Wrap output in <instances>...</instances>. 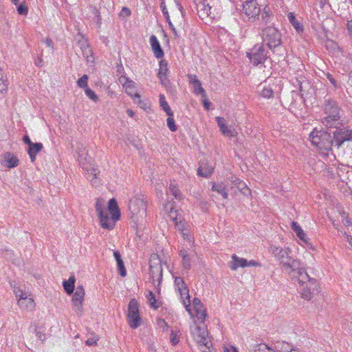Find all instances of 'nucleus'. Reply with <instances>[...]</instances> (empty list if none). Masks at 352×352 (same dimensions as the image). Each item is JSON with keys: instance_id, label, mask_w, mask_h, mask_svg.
Listing matches in <instances>:
<instances>
[{"instance_id": "f257e3e1", "label": "nucleus", "mask_w": 352, "mask_h": 352, "mask_svg": "<svg viewBox=\"0 0 352 352\" xmlns=\"http://www.w3.org/2000/svg\"><path fill=\"white\" fill-rule=\"evenodd\" d=\"M269 251L279 262L282 269L287 272L290 277L297 271L302 270L304 264L291 256L292 250L289 248H282L272 245L269 248Z\"/></svg>"}, {"instance_id": "f03ea898", "label": "nucleus", "mask_w": 352, "mask_h": 352, "mask_svg": "<svg viewBox=\"0 0 352 352\" xmlns=\"http://www.w3.org/2000/svg\"><path fill=\"white\" fill-rule=\"evenodd\" d=\"M291 278L298 281L301 297L306 300H311L318 292V283L315 278H311L307 274L305 265L302 270L297 271Z\"/></svg>"}, {"instance_id": "7ed1b4c3", "label": "nucleus", "mask_w": 352, "mask_h": 352, "mask_svg": "<svg viewBox=\"0 0 352 352\" xmlns=\"http://www.w3.org/2000/svg\"><path fill=\"white\" fill-rule=\"evenodd\" d=\"M323 110L325 116L321 119V123L326 129L336 126V124L342 122L340 121L341 108L336 100L331 98L326 100Z\"/></svg>"}, {"instance_id": "20e7f679", "label": "nucleus", "mask_w": 352, "mask_h": 352, "mask_svg": "<svg viewBox=\"0 0 352 352\" xmlns=\"http://www.w3.org/2000/svg\"><path fill=\"white\" fill-rule=\"evenodd\" d=\"M241 8H237L239 19L243 23L251 25L260 20L261 6L256 0L242 1Z\"/></svg>"}, {"instance_id": "39448f33", "label": "nucleus", "mask_w": 352, "mask_h": 352, "mask_svg": "<svg viewBox=\"0 0 352 352\" xmlns=\"http://www.w3.org/2000/svg\"><path fill=\"white\" fill-rule=\"evenodd\" d=\"M108 211L100 212L98 218L102 228L112 230L116 221L120 218V211L116 199L112 198L108 202Z\"/></svg>"}, {"instance_id": "423d86ee", "label": "nucleus", "mask_w": 352, "mask_h": 352, "mask_svg": "<svg viewBox=\"0 0 352 352\" xmlns=\"http://www.w3.org/2000/svg\"><path fill=\"white\" fill-rule=\"evenodd\" d=\"M309 138L311 144L321 150L330 151L332 146H334L333 141V133H329L326 131H318L316 129L310 133Z\"/></svg>"}, {"instance_id": "0eeeda50", "label": "nucleus", "mask_w": 352, "mask_h": 352, "mask_svg": "<svg viewBox=\"0 0 352 352\" xmlns=\"http://www.w3.org/2000/svg\"><path fill=\"white\" fill-rule=\"evenodd\" d=\"M263 42L275 53L282 47L281 34L274 27L267 26L263 30Z\"/></svg>"}, {"instance_id": "6e6552de", "label": "nucleus", "mask_w": 352, "mask_h": 352, "mask_svg": "<svg viewBox=\"0 0 352 352\" xmlns=\"http://www.w3.org/2000/svg\"><path fill=\"white\" fill-rule=\"evenodd\" d=\"M77 160L80 166L88 173L93 176V179H96L100 171L98 168L91 163V158L88 156L87 151L82 144L77 147Z\"/></svg>"}, {"instance_id": "1a4fd4ad", "label": "nucleus", "mask_w": 352, "mask_h": 352, "mask_svg": "<svg viewBox=\"0 0 352 352\" xmlns=\"http://www.w3.org/2000/svg\"><path fill=\"white\" fill-rule=\"evenodd\" d=\"M333 128V141L334 146L340 148L346 142H352V129L349 126H344L342 122L336 124Z\"/></svg>"}, {"instance_id": "9d476101", "label": "nucleus", "mask_w": 352, "mask_h": 352, "mask_svg": "<svg viewBox=\"0 0 352 352\" xmlns=\"http://www.w3.org/2000/svg\"><path fill=\"white\" fill-rule=\"evenodd\" d=\"M267 50L265 49L263 43H257L246 53L247 57L250 63L254 66L263 65L266 60L269 58Z\"/></svg>"}, {"instance_id": "9b49d317", "label": "nucleus", "mask_w": 352, "mask_h": 352, "mask_svg": "<svg viewBox=\"0 0 352 352\" xmlns=\"http://www.w3.org/2000/svg\"><path fill=\"white\" fill-rule=\"evenodd\" d=\"M127 320L131 329H137L141 325L142 318L140 315L139 304L133 298L128 306Z\"/></svg>"}, {"instance_id": "f8f14e48", "label": "nucleus", "mask_w": 352, "mask_h": 352, "mask_svg": "<svg viewBox=\"0 0 352 352\" xmlns=\"http://www.w3.org/2000/svg\"><path fill=\"white\" fill-rule=\"evenodd\" d=\"M129 210L132 219L135 217L144 218L146 215V202L142 198L133 199L129 203Z\"/></svg>"}, {"instance_id": "ddd939ff", "label": "nucleus", "mask_w": 352, "mask_h": 352, "mask_svg": "<svg viewBox=\"0 0 352 352\" xmlns=\"http://www.w3.org/2000/svg\"><path fill=\"white\" fill-rule=\"evenodd\" d=\"M149 270L151 278H153L154 282L155 278H157L159 286L162 280L163 270L162 261L158 254H154L151 256Z\"/></svg>"}, {"instance_id": "4468645a", "label": "nucleus", "mask_w": 352, "mask_h": 352, "mask_svg": "<svg viewBox=\"0 0 352 352\" xmlns=\"http://www.w3.org/2000/svg\"><path fill=\"white\" fill-rule=\"evenodd\" d=\"M195 3V9L201 20L209 17L214 18V15L211 12V7L206 2V0H193Z\"/></svg>"}, {"instance_id": "2eb2a0df", "label": "nucleus", "mask_w": 352, "mask_h": 352, "mask_svg": "<svg viewBox=\"0 0 352 352\" xmlns=\"http://www.w3.org/2000/svg\"><path fill=\"white\" fill-rule=\"evenodd\" d=\"M72 303L75 311L82 312V302L85 296V290L82 285L78 286L76 292L73 293Z\"/></svg>"}, {"instance_id": "dca6fc26", "label": "nucleus", "mask_w": 352, "mask_h": 352, "mask_svg": "<svg viewBox=\"0 0 352 352\" xmlns=\"http://www.w3.org/2000/svg\"><path fill=\"white\" fill-rule=\"evenodd\" d=\"M175 284L180 292L181 296L182 297L184 295H186V300L183 301L184 305L186 306V309L190 306V296L188 294V289L187 287L186 284L184 281L183 278L179 276L175 277Z\"/></svg>"}, {"instance_id": "f3484780", "label": "nucleus", "mask_w": 352, "mask_h": 352, "mask_svg": "<svg viewBox=\"0 0 352 352\" xmlns=\"http://www.w3.org/2000/svg\"><path fill=\"white\" fill-rule=\"evenodd\" d=\"M150 44L155 56L158 59L162 58L164 56V50L155 35L150 37Z\"/></svg>"}, {"instance_id": "a211bd4d", "label": "nucleus", "mask_w": 352, "mask_h": 352, "mask_svg": "<svg viewBox=\"0 0 352 352\" xmlns=\"http://www.w3.org/2000/svg\"><path fill=\"white\" fill-rule=\"evenodd\" d=\"M216 121L220 128L221 132L224 135L232 138L236 135V132L234 129L232 130L227 126V125L225 124V120L223 118L216 117Z\"/></svg>"}, {"instance_id": "6ab92c4d", "label": "nucleus", "mask_w": 352, "mask_h": 352, "mask_svg": "<svg viewBox=\"0 0 352 352\" xmlns=\"http://www.w3.org/2000/svg\"><path fill=\"white\" fill-rule=\"evenodd\" d=\"M43 148V144L41 142H36L31 144L28 148V153L30 156L32 162L36 160V155Z\"/></svg>"}, {"instance_id": "aec40b11", "label": "nucleus", "mask_w": 352, "mask_h": 352, "mask_svg": "<svg viewBox=\"0 0 352 352\" xmlns=\"http://www.w3.org/2000/svg\"><path fill=\"white\" fill-rule=\"evenodd\" d=\"M160 8H161L162 12L166 19V21L168 23V26H169L170 29L171 30L173 34H174L175 37V38L178 37L177 32L170 19V16H169L168 10L166 7V5H165V0H161Z\"/></svg>"}, {"instance_id": "412c9836", "label": "nucleus", "mask_w": 352, "mask_h": 352, "mask_svg": "<svg viewBox=\"0 0 352 352\" xmlns=\"http://www.w3.org/2000/svg\"><path fill=\"white\" fill-rule=\"evenodd\" d=\"M4 161L7 164V166L9 168L16 167L19 165V160L16 155L10 152H6L3 155Z\"/></svg>"}, {"instance_id": "4be33fe9", "label": "nucleus", "mask_w": 352, "mask_h": 352, "mask_svg": "<svg viewBox=\"0 0 352 352\" xmlns=\"http://www.w3.org/2000/svg\"><path fill=\"white\" fill-rule=\"evenodd\" d=\"M211 190L221 195L223 199H227L228 197V189L223 182L213 183Z\"/></svg>"}, {"instance_id": "5701e85b", "label": "nucleus", "mask_w": 352, "mask_h": 352, "mask_svg": "<svg viewBox=\"0 0 352 352\" xmlns=\"http://www.w3.org/2000/svg\"><path fill=\"white\" fill-rule=\"evenodd\" d=\"M233 263L230 265L231 270H236L238 267H248V260L243 258H240L236 254L232 256Z\"/></svg>"}, {"instance_id": "b1692460", "label": "nucleus", "mask_w": 352, "mask_h": 352, "mask_svg": "<svg viewBox=\"0 0 352 352\" xmlns=\"http://www.w3.org/2000/svg\"><path fill=\"white\" fill-rule=\"evenodd\" d=\"M75 282L76 278L74 275L71 276L68 280H65L63 282V287L67 294L71 295L74 293Z\"/></svg>"}, {"instance_id": "393cba45", "label": "nucleus", "mask_w": 352, "mask_h": 352, "mask_svg": "<svg viewBox=\"0 0 352 352\" xmlns=\"http://www.w3.org/2000/svg\"><path fill=\"white\" fill-rule=\"evenodd\" d=\"M168 72L167 62L164 60H162L160 62V69L158 72V78L160 79L162 84L166 85L165 80L166 79V75Z\"/></svg>"}, {"instance_id": "a878e982", "label": "nucleus", "mask_w": 352, "mask_h": 352, "mask_svg": "<svg viewBox=\"0 0 352 352\" xmlns=\"http://www.w3.org/2000/svg\"><path fill=\"white\" fill-rule=\"evenodd\" d=\"M288 19L290 23L293 25V27L298 33L302 32L303 31V25L296 18V16L294 15V13L289 12L288 14Z\"/></svg>"}, {"instance_id": "bb28decb", "label": "nucleus", "mask_w": 352, "mask_h": 352, "mask_svg": "<svg viewBox=\"0 0 352 352\" xmlns=\"http://www.w3.org/2000/svg\"><path fill=\"white\" fill-rule=\"evenodd\" d=\"M260 94L263 98H274V89L272 88V85H264L262 87V89L260 91Z\"/></svg>"}, {"instance_id": "cd10ccee", "label": "nucleus", "mask_w": 352, "mask_h": 352, "mask_svg": "<svg viewBox=\"0 0 352 352\" xmlns=\"http://www.w3.org/2000/svg\"><path fill=\"white\" fill-rule=\"evenodd\" d=\"M146 298L150 306L154 309H157L160 307L161 302L156 299L155 295L153 292L148 291Z\"/></svg>"}, {"instance_id": "c85d7f7f", "label": "nucleus", "mask_w": 352, "mask_h": 352, "mask_svg": "<svg viewBox=\"0 0 352 352\" xmlns=\"http://www.w3.org/2000/svg\"><path fill=\"white\" fill-rule=\"evenodd\" d=\"M293 346L288 342L278 341L276 343V348L280 352H292Z\"/></svg>"}, {"instance_id": "c756f323", "label": "nucleus", "mask_w": 352, "mask_h": 352, "mask_svg": "<svg viewBox=\"0 0 352 352\" xmlns=\"http://www.w3.org/2000/svg\"><path fill=\"white\" fill-rule=\"evenodd\" d=\"M160 104L162 109L166 112L168 116H173V112L168 105L166 98L163 94L160 95Z\"/></svg>"}, {"instance_id": "7c9ffc66", "label": "nucleus", "mask_w": 352, "mask_h": 352, "mask_svg": "<svg viewBox=\"0 0 352 352\" xmlns=\"http://www.w3.org/2000/svg\"><path fill=\"white\" fill-rule=\"evenodd\" d=\"M213 171L212 167L206 166V164H201L197 170V174L200 176L208 177Z\"/></svg>"}, {"instance_id": "2f4dec72", "label": "nucleus", "mask_w": 352, "mask_h": 352, "mask_svg": "<svg viewBox=\"0 0 352 352\" xmlns=\"http://www.w3.org/2000/svg\"><path fill=\"white\" fill-rule=\"evenodd\" d=\"M261 23L263 25H266L271 22V19L273 17V14L270 12L269 10H267L266 8H264L263 11L261 10Z\"/></svg>"}, {"instance_id": "473e14b6", "label": "nucleus", "mask_w": 352, "mask_h": 352, "mask_svg": "<svg viewBox=\"0 0 352 352\" xmlns=\"http://www.w3.org/2000/svg\"><path fill=\"white\" fill-rule=\"evenodd\" d=\"M197 344H199V349L203 352H208L210 350V347L211 345L210 341L208 340V337L204 338V339H199L196 340Z\"/></svg>"}, {"instance_id": "72a5a7b5", "label": "nucleus", "mask_w": 352, "mask_h": 352, "mask_svg": "<svg viewBox=\"0 0 352 352\" xmlns=\"http://www.w3.org/2000/svg\"><path fill=\"white\" fill-rule=\"evenodd\" d=\"M252 351V352H275L272 348L264 343L254 345Z\"/></svg>"}, {"instance_id": "f704fd0d", "label": "nucleus", "mask_w": 352, "mask_h": 352, "mask_svg": "<svg viewBox=\"0 0 352 352\" xmlns=\"http://www.w3.org/2000/svg\"><path fill=\"white\" fill-rule=\"evenodd\" d=\"M232 180L231 182H232V188L235 187L237 189H239L240 191H243V190L246 188V184L243 181H241V179H239V178H237L236 177H232Z\"/></svg>"}, {"instance_id": "c9c22d12", "label": "nucleus", "mask_w": 352, "mask_h": 352, "mask_svg": "<svg viewBox=\"0 0 352 352\" xmlns=\"http://www.w3.org/2000/svg\"><path fill=\"white\" fill-rule=\"evenodd\" d=\"M194 93L197 95H201L203 98L206 97V94L204 88L202 87L201 81H198L197 83L193 85Z\"/></svg>"}, {"instance_id": "e433bc0d", "label": "nucleus", "mask_w": 352, "mask_h": 352, "mask_svg": "<svg viewBox=\"0 0 352 352\" xmlns=\"http://www.w3.org/2000/svg\"><path fill=\"white\" fill-rule=\"evenodd\" d=\"M169 188L171 194L175 197V199L178 200L182 199V194L175 185L170 184Z\"/></svg>"}, {"instance_id": "4c0bfd02", "label": "nucleus", "mask_w": 352, "mask_h": 352, "mask_svg": "<svg viewBox=\"0 0 352 352\" xmlns=\"http://www.w3.org/2000/svg\"><path fill=\"white\" fill-rule=\"evenodd\" d=\"M291 228L292 230L296 234L298 237H299L300 235H304V230L296 221H292L291 223Z\"/></svg>"}, {"instance_id": "58836bf2", "label": "nucleus", "mask_w": 352, "mask_h": 352, "mask_svg": "<svg viewBox=\"0 0 352 352\" xmlns=\"http://www.w3.org/2000/svg\"><path fill=\"white\" fill-rule=\"evenodd\" d=\"M82 56L85 58H86L88 63H94V57L92 54V51L90 47H86L82 51Z\"/></svg>"}, {"instance_id": "ea45409f", "label": "nucleus", "mask_w": 352, "mask_h": 352, "mask_svg": "<svg viewBox=\"0 0 352 352\" xmlns=\"http://www.w3.org/2000/svg\"><path fill=\"white\" fill-rule=\"evenodd\" d=\"M167 118V126L170 131L172 132H175L177 130V126L175 124V120L173 118V116H168Z\"/></svg>"}, {"instance_id": "a19ab883", "label": "nucleus", "mask_w": 352, "mask_h": 352, "mask_svg": "<svg viewBox=\"0 0 352 352\" xmlns=\"http://www.w3.org/2000/svg\"><path fill=\"white\" fill-rule=\"evenodd\" d=\"M14 292H15L16 296L19 297L18 305L20 307H23V303H24L23 300H24V298H25L27 297L26 294L22 290H20V289L14 291Z\"/></svg>"}, {"instance_id": "79ce46f5", "label": "nucleus", "mask_w": 352, "mask_h": 352, "mask_svg": "<svg viewBox=\"0 0 352 352\" xmlns=\"http://www.w3.org/2000/svg\"><path fill=\"white\" fill-rule=\"evenodd\" d=\"M196 336H195V340H199V339H204V338H206L208 337V331H206L205 329H201V327H197L196 328Z\"/></svg>"}, {"instance_id": "37998d69", "label": "nucleus", "mask_w": 352, "mask_h": 352, "mask_svg": "<svg viewBox=\"0 0 352 352\" xmlns=\"http://www.w3.org/2000/svg\"><path fill=\"white\" fill-rule=\"evenodd\" d=\"M85 94L91 100L94 101L95 102H98L99 100V98L98 96L96 94V93L91 89L89 87H87V89H85Z\"/></svg>"}, {"instance_id": "c03bdc74", "label": "nucleus", "mask_w": 352, "mask_h": 352, "mask_svg": "<svg viewBox=\"0 0 352 352\" xmlns=\"http://www.w3.org/2000/svg\"><path fill=\"white\" fill-rule=\"evenodd\" d=\"M87 82H88V76L87 74H84L82 77H80L78 80L77 85L80 88L87 89V87H88Z\"/></svg>"}, {"instance_id": "a18cd8bd", "label": "nucleus", "mask_w": 352, "mask_h": 352, "mask_svg": "<svg viewBox=\"0 0 352 352\" xmlns=\"http://www.w3.org/2000/svg\"><path fill=\"white\" fill-rule=\"evenodd\" d=\"M182 265L184 270L188 271L191 268V258L190 256L184 257L182 261Z\"/></svg>"}, {"instance_id": "49530a36", "label": "nucleus", "mask_w": 352, "mask_h": 352, "mask_svg": "<svg viewBox=\"0 0 352 352\" xmlns=\"http://www.w3.org/2000/svg\"><path fill=\"white\" fill-rule=\"evenodd\" d=\"M117 266H118V270L120 275L122 277L126 276V270L125 269L123 261L122 260V261L117 262Z\"/></svg>"}, {"instance_id": "de8ad7c7", "label": "nucleus", "mask_w": 352, "mask_h": 352, "mask_svg": "<svg viewBox=\"0 0 352 352\" xmlns=\"http://www.w3.org/2000/svg\"><path fill=\"white\" fill-rule=\"evenodd\" d=\"M17 12L21 15H27L28 12V8L25 4V3H22L20 4H17Z\"/></svg>"}, {"instance_id": "09e8293b", "label": "nucleus", "mask_w": 352, "mask_h": 352, "mask_svg": "<svg viewBox=\"0 0 352 352\" xmlns=\"http://www.w3.org/2000/svg\"><path fill=\"white\" fill-rule=\"evenodd\" d=\"M23 307H21V308H27V309H32L34 307V302L32 298H30L26 297L24 298Z\"/></svg>"}, {"instance_id": "8fccbe9b", "label": "nucleus", "mask_w": 352, "mask_h": 352, "mask_svg": "<svg viewBox=\"0 0 352 352\" xmlns=\"http://www.w3.org/2000/svg\"><path fill=\"white\" fill-rule=\"evenodd\" d=\"M195 311H196L197 317L199 320H204L206 318L207 313L206 309H204V307Z\"/></svg>"}, {"instance_id": "3c124183", "label": "nucleus", "mask_w": 352, "mask_h": 352, "mask_svg": "<svg viewBox=\"0 0 352 352\" xmlns=\"http://www.w3.org/2000/svg\"><path fill=\"white\" fill-rule=\"evenodd\" d=\"M99 340V338L98 336H94L93 338H89L85 341V344L87 346H96L97 342Z\"/></svg>"}, {"instance_id": "603ef678", "label": "nucleus", "mask_w": 352, "mask_h": 352, "mask_svg": "<svg viewBox=\"0 0 352 352\" xmlns=\"http://www.w3.org/2000/svg\"><path fill=\"white\" fill-rule=\"evenodd\" d=\"M325 76L331 84L333 86L334 89L338 88L337 80L335 79L332 74L328 72L325 74Z\"/></svg>"}, {"instance_id": "864d4df0", "label": "nucleus", "mask_w": 352, "mask_h": 352, "mask_svg": "<svg viewBox=\"0 0 352 352\" xmlns=\"http://www.w3.org/2000/svg\"><path fill=\"white\" fill-rule=\"evenodd\" d=\"M168 215H169L170 218L174 222H175L176 225H178V222L177 221V216H178L177 211L175 210L173 208H171L170 211L168 212Z\"/></svg>"}, {"instance_id": "5fc2aeb1", "label": "nucleus", "mask_w": 352, "mask_h": 352, "mask_svg": "<svg viewBox=\"0 0 352 352\" xmlns=\"http://www.w3.org/2000/svg\"><path fill=\"white\" fill-rule=\"evenodd\" d=\"M192 302L195 310H198L199 309L204 307L202 302L198 298H195Z\"/></svg>"}, {"instance_id": "6e6d98bb", "label": "nucleus", "mask_w": 352, "mask_h": 352, "mask_svg": "<svg viewBox=\"0 0 352 352\" xmlns=\"http://www.w3.org/2000/svg\"><path fill=\"white\" fill-rule=\"evenodd\" d=\"M188 78L190 84H191L192 86L195 83H197V82L199 81V80L197 78L196 75L194 74H188Z\"/></svg>"}, {"instance_id": "4d7b16f0", "label": "nucleus", "mask_w": 352, "mask_h": 352, "mask_svg": "<svg viewBox=\"0 0 352 352\" xmlns=\"http://www.w3.org/2000/svg\"><path fill=\"white\" fill-rule=\"evenodd\" d=\"M96 210L98 212V215L100 214V212H104L106 210L104 209L102 204L98 199L96 203Z\"/></svg>"}, {"instance_id": "13d9d810", "label": "nucleus", "mask_w": 352, "mask_h": 352, "mask_svg": "<svg viewBox=\"0 0 352 352\" xmlns=\"http://www.w3.org/2000/svg\"><path fill=\"white\" fill-rule=\"evenodd\" d=\"M170 338V342L173 345H176L179 342V339L177 338V335L174 332H171Z\"/></svg>"}, {"instance_id": "bf43d9fd", "label": "nucleus", "mask_w": 352, "mask_h": 352, "mask_svg": "<svg viewBox=\"0 0 352 352\" xmlns=\"http://www.w3.org/2000/svg\"><path fill=\"white\" fill-rule=\"evenodd\" d=\"M178 254H179V256H181L182 258L189 256L187 250H186L184 248L179 250Z\"/></svg>"}, {"instance_id": "052dcab7", "label": "nucleus", "mask_w": 352, "mask_h": 352, "mask_svg": "<svg viewBox=\"0 0 352 352\" xmlns=\"http://www.w3.org/2000/svg\"><path fill=\"white\" fill-rule=\"evenodd\" d=\"M23 142L28 146V147L34 142H32L30 137L28 135H25L23 138Z\"/></svg>"}, {"instance_id": "680f3d73", "label": "nucleus", "mask_w": 352, "mask_h": 352, "mask_svg": "<svg viewBox=\"0 0 352 352\" xmlns=\"http://www.w3.org/2000/svg\"><path fill=\"white\" fill-rule=\"evenodd\" d=\"M78 44L80 45L81 51H83V50L86 47H89L87 41L85 40L79 41Z\"/></svg>"}, {"instance_id": "e2e57ef3", "label": "nucleus", "mask_w": 352, "mask_h": 352, "mask_svg": "<svg viewBox=\"0 0 352 352\" xmlns=\"http://www.w3.org/2000/svg\"><path fill=\"white\" fill-rule=\"evenodd\" d=\"M250 266L261 267V264L259 262L256 261L254 260H251L250 261H248V267H250Z\"/></svg>"}, {"instance_id": "0e129e2a", "label": "nucleus", "mask_w": 352, "mask_h": 352, "mask_svg": "<svg viewBox=\"0 0 352 352\" xmlns=\"http://www.w3.org/2000/svg\"><path fill=\"white\" fill-rule=\"evenodd\" d=\"M210 104H211V102L208 99H206L205 97L203 100V105H204V108L206 110H208L210 109Z\"/></svg>"}, {"instance_id": "69168bd1", "label": "nucleus", "mask_w": 352, "mask_h": 352, "mask_svg": "<svg viewBox=\"0 0 352 352\" xmlns=\"http://www.w3.org/2000/svg\"><path fill=\"white\" fill-rule=\"evenodd\" d=\"M43 58L41 57H38L34 60V64L38 67H42L43 66Z\"/></svg>"}, {"instance_id": "338daca9", "label": "nucleus", "mask_w": 352, "mask_h": 352, "mask_svg": "<svg viewBox=\"0 0 352 352\" xmlns=\"http://www.w3.org/2000/svg\"><path fill=\"white\" fill-rule=\"evenodd\" d=\"M344 235L346 237V241H348L350 247L352 248V236L349 235L346 232H344Z\"/></svg>"}, {"instance_id": "774afa93", "label": "nucleus", "mask_w": 352, "mask_h": 352, "mask_svg": "<svg viewBox=\"0 0 352 352\" xmlns=\"http://www.w3.org/2000/svg\"><path fill=\"white\" fill-rule=\"evenodd\" d=\"M347 30L351 38H352V20L349 21L347 23Z\"/></svg>"}]
</instances>
